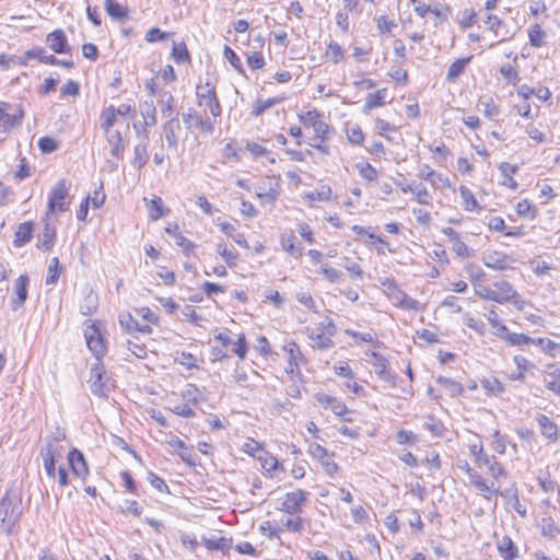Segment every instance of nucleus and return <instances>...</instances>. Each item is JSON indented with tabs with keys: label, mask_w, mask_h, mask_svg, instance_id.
<instances>
[{
	"label": "nucleus",
	"mask_w": 560,
	"mask_h": 560,
	"mask_svg": "<svg viewBox=\"0 0 560 560\" xmlns=\"http://www.w3.org/2000/svg\"><path fill=\"white\" fill-rule=\"evenodd\" d=\"M89 383L91 392L98 397H107L113 386L110 377L106 375V371L101 362H96L91 366Z\"/></svg>",
	"instance_id": "1"
},
{
	"label": "nucleus",
	"mask_w": 560,
	"mask_h": 560,
	"mask_svg": "<svg viewBox=\"0 0 560 560\" xmlns=\"http://www.w3.org/2000/svg\"><path fill=\"white\" fill-rule=\"evenodd\" d=\"M196 97L198 105L209 108L213 117L221 116V105L217 97L215 88L210 82L196 86Z\"/></svg>",
	"instance_id": "2"
},
{
	"label": "nucleus",
	"mask_w": 560,
	"mask_h": 560,
	"mask_svg": "<svg viewBox=\"0 0 560 560\" xmlns=\"http://www.w3.org/2000/svg\"><path fill=\"white\" fill-rule=\"evenodd\" d=\"M69 186L66 179H60L56 183L48 197V211L55 212L56 210L63 212L68 209L70 203Z\"/></svg>",
	"instance_id": "3"
},
{
	"label": "nucleus",
	"mask_w": 560,
	"mask_h": 560,
	"mask_svg": "<svg viewBox=\"0 0 560 560\" xmlns=\"http://www.w3.org/2000/svg\"><path fill=\"white\" fill-rule=\"evenodd\" d=\"M84 337L89 349L95 355L97 362H100V359L106 352V347L100 328L96 326V324H90L86 326L84 329Z\"/></svg>",
	"instance_id": "4"
},
{
	"label": "nucleus",
	"mask_w": 560,
	"mask_h": 560,
	"mask_svg": "<svg viewBox=\"0 0 560 560\" xmlns=\"http://www.w3.org/2000/svg\"><path fill=\"white\" fill-rule=\"evenodd\" d=\"M308 494L310 493L307 491L301 489L288 492L284 494V498L278 509L288 514H296L301 512L302 505L307 500Z\"/></svg>",
	"instance_id": "5"
},
{
	"label": "nucleus",
	"mask_w": 560,
	"mask_h": 560,
	"mask_svg": "<svg viewBox=\"0 0 560 560\" xmlns=\"http://www.w3.org/2000/svg\"><path fill=\"white\" fill-rule=\"evenodd\" d=\"M283 351L288 355L287 372L290 374H299L300 365L306 363V359L301 352L299 346L294 341H290L283 346Z\"/></svg>",
	"instance_id": "6"
},
{
	"label": "nucleus",
	"mask_w": 560,
	"mask_h": 560,
	"mask_svg": "<svg viewBox=\"0 0 560 560\" xmlns=\"http://www.w3.org/2000/svg\"><path fill=\"white\" fill-rule=\"evenodd\" d=\"M388 289L392 291L389 293V298L392 299L395 306L416 312L421 308L420 303L398 289L394 281L390 282Z\"/></svg>",
	"instance_id": "7"
},
{
	"label": "nucleus",
	"mask_w": 560,
	"mask_h": 560,
	"mask_svg": "<svg viewBox=\"0 0 560 560\" xmlns=\"http://www.w3.org/2000/svg\"><path fill=\"white\" fill-rule=\"evenodd\" d=\"M372 358L371 364L374 368L375 374L383 381L389 383L392 386L396 385V375L390 373L388 370V360L380 352L372 351L370 353Z\"/></svg>",
	"instance_id": "8"
},
{
	"label": "nucleus",
	"mask_w": 560,
	"mask_h": 560,
	"mask_svg": "<svg viewBox=\"0 0 560 560\" xmlns=\"http://www.w3.org/2000/svg\"><path fill=\"white\" fill-rule=\"evenodd\" d=\"M48 47L56 54H70L71 47L62 30H55L46 38Z\"/></svg>",
	"instance_id": "9"
},
{
	"label": "nucleus",
	"mask_w": 560,
	"mask_h": 560,
	"mask_svg": "<svg viewBox=\"0 0 560 560\" xmlns=\"http://www.w3.org/2000/svg\"><path fill=\"white\" fill-rule=\"evenodd\" d=\"M482 261L486 267L493 270H505L511 261L510 257L501 252L490 250L483 254Z\"/></svg>",
	"instance_id": "10"
},
{
	"label": "nucleus",
	"mask_w": 560,
	"mask_h": 560,
	"mask_svg": "<svg viewBox=\"0 0 560 560\" xmlns=\"http://www.w3.org/2000/svg\"><path fill=\"white\" fill-rule=\"evenodd\" d=\"M306 332L315 349L328 350L334 346L332 336L322 331V328H306Z\"/></svg>",
	"instance_id": "11"
},
{
	"label": "nucleus",
	"mask_w": 560,
	"mask_h": 560,
	"mask_svg": "<svg viewBox=\"0 0 560 560\" xmlns=\"http://www.w3.org/2000/svg\"><path fill=\"white\" fill-rule=\"evenodd\" d=\"M120 326L129 334L141 332L149 335L152 332V328L149 325H140L138 320L129 313L122 312L118 316Z\"/></svg>",
	"instance_id": "12"
},
{
	"label": "nucleus",
	"mask_w": 560,
	"mask_h": 560,
	"mask_svg": "<svg viewBox=\"0 0 560 560\" xmlns=\"http://www.w3.org/2000/svg\"><path fill=\"white\" fill-rule=\"evenodd\" d=\"M68 463L72 469L73 475L79 478H85L89 474L88 464L83 454L77 448L71 450L68 453Z\"/></svg>",
	"instance_id": "13"
},
{
	"label": "nucleus",
	"mask_w": 560,
	"mask_h": 560,
	"mask_svg": "<svg viewBox=\"0 0 560 560\" xmlns=\"http://www.w3.org/2000/svg\"><path fill=\"white\" fill-rule=\"evenodd\" d=\"M544 384L555 395L560 396V368L548 365L544 372Z\"/></svg>",
	"instance_id": "14"
},
{
	"label": "nucleus",
	"mask_w": 560,
	"mask_h": 560,
	"mask_svg": "<svg viewBox=\"0 0 560 560\" xmlns=\"http://www.w3.org/2000/svg\"><path fill=\"white\" fill-rule=\"evenodd\" d=\"M203 544L209 550H220L222 556L230 557L229 550L233 548L232 539L213 535L210 538H203Z\"/></svg>",
	"instance_id": "15"
},
{
	"label": "nucleus",
	"mask_w": 560,
	"mask_h": 560,
	"mask_svg": "<svg viewBox=\"0 0 560 560\" xmlns=\"http://www.w3.org/2000/svg\"><path fill=\"white\" fill-rule=\"evenodd\" d=\"M104 136L110 148V155L121 158L125 151L121 132L119 130H112L104 132Z\"/></svg>",
	"instance_id": "16"
},
{
	"label": "nucleus",
	"mask_w": 560,
	"mask_h": 560,
	"mask_svg": "<svg viewBox=\"0 0 560 560\" xmlns=\"http://www.w3.org/2000/svg\"><path fill=\"white\" fill-rule=\"evenodd\" d=\"M27 284L28 277L25 275H21L14 283L15 289V298L12 300L13 310H18L20 306L24 304L27 299Z\"/></svg>",
	"instance_id": "17"
},
{
	"label": "nucleus",
	"mask_w": 560,
	"mask_h": 560,
	"mask_svg": "<svg viewBox=\"0 0 560 560\" xmlns=\"http://www.w3.org/2000/svg\"><path fill=\"white\" fill-rule=\"evenodd\" d=\"M537 422L539 424L541 434L546 439L550 440L551 442H556L558 440V427L549 417L539 413L537 416Z\"/></svg>",
	"instance_id": "18"
},
{
	"label": "nucleus",
	"mask_w": 560,
	"mask_h": 560,
	"mask_svg": "<svg viewBox=\"0 0 560 560\" xmlns=\"http://www.w3.org/2000/svg\"><path fill=\"white\" fill-rule=\"evenodd\" d=\"M295 235L292 231L282 233L280 237V244L282 249L294 258H300L303 253V248L295 246Z\"/></svg>",
	"instance_id": "19"
},
{
	"label": "nucleus",
	"mask_w": 560,
	"mask_h": 560,
	"mask_svg": "<svg viewBox=\"0 0 560 560\" xmlns=\"http://www.w3.org/2000/svg\"><path fill=\"white\" fill-rule=\"evenodd\" d=\"M162 128L168 147H176L178 143L176 131L180 128L177 117H171L167 119V121L163 124Z\"/></svg>",
	"instance_id": "20"
},
{
	"label": "nucleus",
	"mask_w": 560,
	"mask_h": 560,
	"mask_svg": "<svg viewBox=\"0 0 560 560\" xmlns=\"http://www.w3.org/2000/svg\"><path fill=\"white\" fill-rule=\"evenodd\" d=\"M493 287L495 288L494 292L499 299L498 303L510 302L517 295L516 291L513 290L512 284L506 280L495 281Z\"/></svg>",
	"instance_id": "21"
},
{
	"label": "nucleus",
	"mask_w": 560,
	"mask_h": 560,
	"mask_svg": "<svg viewBox=\"0 0 560 560\" xmlns=\"http://www.w3.org/2000/svg\"><path fill=\"white\" fill-rule=\"evenodd\" d=\"M499 170L504 177L502 185L509 187L512 190H516L518 187L517 182L513 178V174H516L518 171V166L515 164H510L508 162H503L500 164Z\"/></svg>",
	"instance_id": "22"
},
{
	"label": "nucleus",
	"mask_w": 560,
	"mask_h": 560,
	"mask_svg": "<svg viewBox=\"0 0 560 560\" xmlns=\"http://www.w3.org/2000/svg\"><path fill=\"white\" fill-rule=\"evenodd\" d=\"M32 234H33V223L32 222L21 223L14 233V246L22 247L25 244H27L32 240Z\"/></svg>",
	"instance_id": "23"
},
{
	"label": "nucleus",
	"mask_w": 560,
	"mask_h": 560,
	"mask_svg": "<svg viewBox=\"0 0 560 560\" xmlns=\"http://www.w3.org/2000/svg\"><path fill=\"white\" fill-rule=\"evenodd\" d=\"M471 59L472 56H468L466 58L456 59L454 62H452L447 70L446 81H456L459 78V75L464 73L466 67L468 66Z\"/></svg>",
	"instance_id": "24"
},
{
	"label": "nucleus",
	"mask_w": 560,
	"mask_h": 560,
	"mask_svg": "<svg viewBox=\"0 0 560 560\" xmlns=\"http://www.w3.org/2000/svg\"><path fill=\"white\" fill-rule=\"evenodd\" d=\"M107 14L115 21H124L128 18V9L115 0H104Z\"/></svg>",
	"instance_id": "25"
},
{
	"label": "nucleus",
	"mask_w": 560,
	"mask_h": 560,
	"mask_svg": "<svg viewBox=\"0 0 560 560\" xmlns=\"http://www.w3.org/2000/svg\"><path fill=\"white\" fill-rule=\"evenodd\" d=\"M26 58L37 59L46 65H56L58 59L54 55H48L46 49L40 46L33 47L25 51Z\"/></svg>",
	"instance_id": "26"
},
{
	"label": "nucleus",
	"mask_w": 560,
	"mask_h": 560,
	"mask_svg": "<svg viewBox=\"0 0 560 560\" xmlns=\"http://www.w3.org/2000/svg\"><path fill=\"white\" fill-rule=\"evenodd\" d=\"M117 117L118 116L115 112V106L113 105H109L108 107L102 110L100 127L103 130V132L114 130L113 127L117 121Z\"/></svg>",
	"instance_id": "27"
},
{
	"label": "nucleus",
	"mask_w": 560,
	"mask_h": 560,
	"mask_svg": "<svg viewBox=\"0 0 560 560\" xmlns=\"http://www.w3.org/2000/svg\"><path fill=\"white\" fill-rule=\"evenodd\" d=\"M498 550L504 560H512L517 557V548L508 536L502 537V539L498 541Z\"/></svg>",
	"instance_id": "28"
},
{
	"label": "nucleus",
	"mask_w": 560,
	"mask_h": 560,
	"mask_svg": "<svg viewBox=\"0 0 560 560\" xmlns=\"http://www.w3.org/2000/svg\"><path fill=\"white\" fill-rule=\"evenodd\" d=\"M149 161L147 143H139L133 149L132 165L137 170H141Z\"/></svg>",
	"instance_id": "29"
},
{
	"label": "nucleus",
	"mask_w": 560,
	"mask_h": 560,
	"mask_svg": "<svg viewBox=\"0 0 560 560\" xmlns=\"http://www.w3.org/2000/svg\"><path fill=\"white\" fill-rule=\"evenodd\" d=\"M436 383L440 384L452 397L459 396L463 393L462 384L453 378L439 376L436 377Z\"/></svg>",
	"instance_id": "30"
},
{
	"label": "nucleus",
	"mask_w": 560,
	"mask_h": 560,
	"mask_svg": "<svg viewBox=\"0 0 560 560\" xmlns=\"http://www.w3.org/2000/svg\"><path fill=\"white\" fill-rule=\"evenodd\" d=\"M63 448L58 442H52L50 439L46 438V444L40 450L42 458H62Z\"/></svg>",
	"instance_id": "31"
},
{
	"label": "nucleus",
	"mask_w": 560,
	"mask_h": 560,
	"mask_svg": "<svg viewBox=\"0 0 560 560\" xmlns=\"http://www.w3.org/2000/svg\"><path fill=\"white\" fill-rule=\"evenodd\" d=\"M325 56L334 63L338 65L345 59V50L335 40H330L325 50Z\"/></svg>",
	"instance_id": "32"
},
{
	"label": "nucleus",
	"mask_w": 560,
	"mask_h": 560,
	"mask_svg": "<svg viewBox=\"0 0 560 560\" xmlns=\"http://www.w3.org/2000/svg\"><path fill=\"white\" fill-rule=\"evenodd\" d=\"M470 482L485 494L486 498H490V494L498 493V490L492 489L487 485L485 479L476 471L468 469Z\"/></svg>",
	"instance_id": "33"
},
{
	"label": "nucleus",
	"mask_w": 560,
	"mask_h": 560,
	"mask_svg": "<svg viewBox=\"0 0 560 560\" xmlns=\"http://www.w3.org/2000/svg\"><path fill=\"white\" fill-rule=\"evenodd\" d=\"M182 117L185 128L189 131L197 128L202 119V116L194 107H189L187 112L183 113Z\"/></svg>",
	"instance_id": "34"
},
{
	"label": "nucleus",
	"mask_w": 560,
	"mask_h": 560,
	"mask_svg": "<svg viewBox=\"0 0 560 560\" xmlns=\"http://www.w3.org/2000/svg\"><path fill=\"white\" fill-rule=\"evenodd\" d=\"M459 194L464 202V208L466 211H479L480 207L478 205L477 199L475 198L471 190L466 186L459 187Z\"/></svg>",
	"instance_id": "35"
},
{
	"label": "nucleus",
	"mask_w": 560,
	"mask_h": 560,
	"mask_svg": "<svg viewBox=\"0 0 560 560\" xmlns=\"http://www.w3.org/2000/svg\"><path fill=\"white\" fill-rule=\"evenodd\" d=\"M513 361L517 368V372L512 373L510 378L512 381H524L525 372L533 364L523 355H515Z\"/></svg>",
	"instance_id": "36"
},
{
	"label": "nucleus",
	"mask_w": 560,
	"mask_h": 560,
	"mask_svg": "<svg viewBox=\"0 0 560 560\" xmlns=\"http://www.w3.org/2000/svg\"><path fill=\"white\" fill-rule=\"evenodd\" d=\"M529 44L533 47H541L545 44L546 33L539 24H534L528 30Z\"/></svg>",
	"instance_id": "37"
},
{
	"label": "nucleus",
	"mask_w": 560,
	"mask_h": 560,
	"mask_svg": "<svg viewBox=\"0 0 560 560\" xmlns=\"http://www.w3.org/2000/svg\"><path fill=\"white\" fill-rule=\"evenodd\" d=\"M504 340H506L511 346H528L533 342H535V339L530 338L527 335L524 334H516V332H509V330L504 334V337H502Z\"/></svg>",
	"instance_id": "38"
},
{
	"label": "nucleus",
	"mask_w": 560,
	"mask_h": 560,
	"mask_svg": "<svg viewBox=\"0 0 560 560\" xmlns=\"http://www.w3.org/2000/svg\"><path fill=\"white\" fill-rule=\"evenodd\" d=\"M55 236V230L47 224L38 236L37 247L49 250L54 246Z\"/></svg>",
	"instance_id": "39"
},
{
	"label": "nucleus",
	"mask_w": 560,
	"mask_h": 560,
	"mask_svg": "<svg viewBox=\"0 0 560 560\" xmlns=\"http://www.w3.org/2000/svg\"><path fill=\"white\" fill-rule=\"evenodd\" d=\"M482 388L487 394L498 396L504 392L503 384L497 377H489L481 381Z\"/></svg>",
	"instance_id": "40"
},
{
	"label": "nucleus",
	"mask_w": 560,
	"mask_h": 560,
	"mask_svg": "<svg viewBox=\"0 0 560 560\" xmlns=\"http://www.w3.org/2000/svg\"><path fill=\"white\" fill-rule=\"evenodd\" d=\"M486 317L489 324L494 329L493 334L500 338L504 337V334L508 331V327L499 320L498 313L492 308L489 311Z\"/></svg>",
	"instance_id": "41"
},
{
	"label": "nucleus",
	"mask_w": 560,
	"mask_h": 560,
	"mask_svg": "<svg viewBox=\"0 0 560 560\" xmlns=\"http://www.w3.org/2000/svg\"><path fill=\"white\" fill-rule=\"evenodd\" d=\"M331 188L330 186L324 185L319 189L315 191H310L305 194V198L311 202L313 201H329L331 198Z\"/></svg>",
	"instance_id": "42"
},
{
	"label": "nucleus",
	"mask_w": 560,
	"mask_h": 560,
	"mask_svg": "<svg viewBox=\"0 0 560 560\" xmlns=\"http://www.w3.org/2000/svg\"><path fill=\"white\" fill-rule=\"evenodd\" d=\"M140 113L145 120V125L154 126L156 124V108L153 105V102H144L141 104Z\"/></svg>",
	"instance_id": "43"
},
{
	"label": "nucleus",
	"mask_w": 560,
	"mask_h": 560,
	"mask_svg": "<svg viewBox=\"0 0 560 560\" xmlns=\"http://www.w3.org/2000/svg\"><path fill=\"white\" fill-rule=\"evenodd\" d=\"M318 272L323 275L331 283H339L343 277L342 271L328 265H323L319 268Z\"/></svg>",
	"instance_id": "44"
},
{
	"label": "nucleus",
	"mask_w": 560,
	"mask_h": 560,
	"mask_svg": "<svg viewBox=\"0 0 560 560\" xmlns=\"http://www.w3.org/2000/svg\"><path fill=\"white\" fill-rule=\"evenodd\" d=\"M541 534L545 537L553 538L560 530L551 517H544L540 523Z\"/></svg>",
	"instance_id": "45"
},
{
	"label": "nucleus",
	"mask_w": 560,
	"mask_h": 560,
	"mask_svg": "<svg viewBox=\"0 0 560 560\" xmlns=\"http://www.w3.org/2000/svg\"><path fill=\"white\" fill-rule=\"evenodd\" d=\"M281 101H282V98H278V97H271V98H267V100H258L256 102V105H255L252 114L254 116H260L265 110L279 104Z\"/></svg>",
	"instance_id": "46"
},
{
	"label": "nucleus",
	"mask_w": 560,
	"mask_h": 560,
	"mask_svg": "<svg viewBox=\"0 0 560 560\" xmlns=\"http://www.w3.org/2000/svg\"><path fill=\"white\" fill-rule=\"evenodd\" d=\"M452 250L460 258H469L474 255V250L468 248L460 238H456V241L452 243Z\"/></svg>",
	"instance_id": "47"
},
{
	"label": "nucleus",
	"mask_w": 560,
	"mask_h": 560,
	"mask_svg": "<svg viewBox=\"0 0 560 560\" xmlns=\"http://www.w3.org/2000/svg\"><path fill=\"white\" fill-rule=\"evenodd\" d=\"M60 262L57 257H54L48 267V275L46 277V284H55L59 278Z\"/></svg>",
	"instance_id": "48"
},
{
	"label": "nucleus",
	"mask_w": 560,
	"mask_h": 560,
	"mask_svg": "<svg viewBox=\"0 0 560 560\" xmlns=\"http://www.w3.org/2000/svg\"><path fill=\"white\" fill-rule=\"evenodd\" d=\"M375 130L380 136L385 137L387 140H392L390 136H388V132H395L396 127L384 119L376 118Z\"/></svg>",
	"instance_id": "49"
},
{
	"label": "nucleus",
	"mask_w": 560,
	"mask_h": 560,
	"mask_svg": "<svg viewBox=\"0 0 560 560\" xmlns=\"http://www.w3.org/2000/svg\"><path fill=\"white\" fill-rule=\"evenodd\" d=\"M172 56L176 62L189 61V54L184 43L174 44Z\"/></svg>",
	"instance_id": "50"
},
{
	"label": "nucleus",
	"mask_w": 560,
	"mask_h": 560,
	"mask_svg": "<svg viewBox=\"0 0 560 560\" xmlns=\"http://www.w3.org/2000/svg\"><path fill=\"white\" fill-rule=\"evenodd\" d=\"M223 55L225 59L230 61V63L233 66L235 70H237L240 73H244L242 61L231 47L224 46Z\"/></svg>",
	"instance_id": "51"
},
{
	"label": "nucleus",
	"mask_w": 560,
	"mask_h": 560,
	"mask_svg": "<svg viewBox=\"0 0 560 560\" xmlns=\"http://www.w3.org/2000/svg\"><path fill=\"white\" fill-rule=\"evenodd\" d=\"M511 501H509V504H511V506L522 516V517H525L526 516V509L525 506L522 505V503L520 502V498H518V490L517 488L513 485L511 487Z\"/></svg>",
	"instance_id": "52"
},
{
	"label": "nucleus",
	"mask_w": 560,
	"mask_h": 560,
	"mask_svg": "<svg viewBox=\"0 0 560 560\" xmlns=\"http://www.w3.org/2000/svg\"><path fill=\"white\" fill-rule=\"evenodd\" d=\"M500 73L508 82L516 83L520 81L517 70L510 63L502 65L500 68Z\"/></svg>",
	"instance_id": "53"
},
{
	"label": "nucleus",
	"mask_w": 560,
	"mask_h": 560,
	"mask_svg": "<svg viewBox=\"0 0 560 560\" xmlns=\"http://www.w3.org/2000/svg\"><path fill=\"white\" fill-rule=\"evenodd\" d=\"M544 352L555 355V352L559 350V345L548 338H538L534 342Z\"/></svg>",
	"instance_id": "54"
},
{
	"label": "nucleus",
	"mask_w": 560,
	"mask_h": 560,
	"mask_svg": "<svg viewBox=\"0 0 560 560\" xmlns=\"http://www.w3.org/2000/svg\"><path fill=\"white\" fill-rule=\"evenodd\" d=\"M258 459L261 464V467L268 472L273 471L278 467V459L268 453H264V455H258Z\"/></svg>",
	"instance_id": "55"
},
{
	"label": "nucleus",
	"mask_w": 560,
	"mask_h": 560,
	"mask_svg": "<svg viewBox=\"0 0 560 560\" xmlns=\"http://www.w3.org/2000/svg\"><path fill=\"white\" fill-rule=\"evenodd\" d=\"M492 440L493 450L498 454H504L508 442L506 436L502 435L499 430H495L494 433L492 434Z\"/></svg>",
	"instance_id": "56"
},
{
	"label": "nucleus",
	"mask_w": 560,
	"mask_h": 560,
	"mask_svg": "<svg viewBox=\"0 0 560 560\" xmlns=\"http://www.w3.org/2000/svg\"><path fill=\"white\" fill-rule=\"evenodd\" d=\"M475 293H476L477 296H479L482 300L493 301V302H497V303L499 301L498 295L494 292V290H492L491 288L486 287V285H478V287H476L475 288Z\"/></svg>",
	"instance_id": "57"
},
{
	"label": "nucleus",
	"mask_w": 560,
	"mask_h": 560,
	"mask_svg": "<svg viewBox=\"0 0 560 560\" xmlns=\"http://www.w3.org/2000/svg\"><path fill=\"white\" fill-rule=\"evenodd\" d=\"M149 214L152 220H158L163 217L162 199L156 197L149 203Z\"/></svg>",
	"instance_id": "58"
},
{
	"label": "nucleus",
	"mask_w": 560,
	"mask_h": 560,
	"mask_svg": "<svg viewBox=\"0 0 560 560\" xmlns=\"http://www.w3.org/2000/svg\"><path fill=\"white\" fill-rule=\"evenodd\" d=\"M384 103H385V101H384V96H383L382 92L377 91L375 93L368 94L364 107H365V109H372L374 107L384 105Z\"/></svg>",
	"instance_id": "59"
},
{
	"label": "nucleus",
	"mask_w": 560,
	"mask_h": 560,
	"mask_svg": "<svg viewBox=\"0 0 560 560\" xmlns=\"http://www.w3.org/2000/svg\"><path fill=\"white\" fill-rule=\"evenodd\" d=\"M218 254L224 259V261L228 264V266H235L238 255L237 253L230 250L226 248V246L219 245L218 246Z\"/></svg>",
	"instance_id": "60"
},
{
	"label": "nucleus",
	"mask_w": 560,
	"mask_h": 560,
	"mask_svg": "<svg viewBox=\"0 0 560 560\" xmlns=\"http://www.w3.org/2000/svg\"><path fill=\"white\" fill-rule=\"evenodd\" d=\"M163 97L165 98H162L160 101V104H161V113L164 117H167L168 119L171 118V114H172V110H173V103H174V97L171 93L168 92H165L163 94Z\"/></svg>",
	"instance_id": "61"
},
{
	"label": "nucleus",
	"mask_w": 560,
	"mask_h": 560,
	"mask_svg": "<svg viewBox=\"0 0 560 560\" xmlns=\"http://www.w3.org/2000/svg\"><path fill=\"white\" fill-rule=\"evenodd\" d=\"M281 524L290 532L300 533L303 528V522L300 516L296 517H288L285 520H281Z\"/></svg>",
	"instance_id": "62"
},
{
	"label": "nucleus",
	"mask_w": 560,
	"mask_h": 560,
	"mask_svg": "<svg viewBox=\"0 0 560 560\" xmlns=\"http://www.w3.org/2000/svg\"><path fill=\"white\" fill-rule=\"evenodd\" d=\"M38 148L43 153H51L58 148V143L54 138L42 137L38 140Z\"/></svg>",
	"instance_id": "63"
},
{
	"label": "nucleus",
	"mask_w": 560,
	"mask_h": 560,
	"mask_svg": "<svg viewBox=\"0 0 560 560\" xmlns=\"http://www.w3.org/2000/svg\"><path fill=\"white\" fill-rule=\"evenodd\" d=\"M127 348L136 358L143 359L147 357V348L143 343L128 340Z\"/></svg>",
	"instance_id": "64"
}]
</instances>
